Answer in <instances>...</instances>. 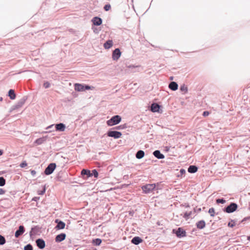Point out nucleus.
Wrapping results in <instances>:
<instances>
[{"instance_id":"obj_38","label":"nucleus","mask_w":250,"mask_h":250,"mask_svg":"<svg viewBox=\"0 0 250 250\" xmlns=\"http://www.w3.org/2000/svg\"><path fill=\"white\" fill-rule=\"evenodd\" d=\"M26 166H27V163L25 161L22 162L20 164V167H22V168L25 167Z\"/></svg>"},{"instance_id":"obj_22","label":"nucleus","mask_w":250,"mask_h":250,"mask_svg":"<svg viewBox=\"0 0 250 250\" xmlns=\"http://www.w3.org/2000/svg\"><path fill=\"white\" fill-rule=\"evenodd\" d=\"M8 96L11 100H14L16 98V94L13 89H10L9 90Z\"/></svg>"},{"instance_id":"obj_52","label":"nucleus","mask_w":250,"mask_h":250,"mask_svg":"<svg viewBox=\"0 0 250 250\" xmlns=\"http://www.w3.org/2000/svg\"><path fill=\"white\" fill-rule=\"evenodd\" d=\"M116 128H117V129H120V127H119V126H118V127H116Z\"/></svg>"},{"instance_id":"obj_42","label":"nucleus","mask_w":250,"mask_h":250,"mask_svg":"<svg viewBox=\"0 0 250 250\" xmlns=\"http://www.w3.org/2000/svg\"><path fill=\"white\" fill-rule=\"evenodd\" d=\"M5 192V191L3 190L2 188H0V195H2L4 194Z\"/></svg>"},{"instance_id":"obj_21","label":"nucleus","mask_w":250,"mask_h":250,"mask_svg":"<svg viewBox=\"0 0 250 250\" xmlns=\"http://www.w3.org/2000/svg\"><path fill=\"white\" fill-rule=\"evenodd\" d=\"M205 222L204 220H201L196 224L197 228L199 229H203L205 227Z\"/></svg>"},{"instance_id":"obj_25","label":"nucleus","mask_w":250,"mask_h":250,"mask_svg":"<svg viewBox=\"0 0 250 250\" xmlns=\"http://www.w3.org/2000/svg\"><path fill=\"white\" fill-rule=\"evenodd\" d=\"M81 174L87 175V177H91V171L89 170L83 169L81 171Z\"/></svg>"},{"instance_id":"obj_44","label":"nucleus","mask_w":250,"mask_h":250,"mask_svg":"<svg viewBox=\"0 0 250 250\" xmlns=\"http://www.w3.org/2000/svg\"><path fill=\"white\" fill-rule=\"evenodd\" d=\"M190 215V213H187V212H186L185 213V217H188Z\"/></svg>"},{"instance_id":"obj_36","label":"nucleus","mask_w":250,"mask_h":250,"mask_svg":"<svg viewBox=\"0 0 250 250\" xmlns=\"http://www.w3.org/2000/svg\"><path fill=\"white\" fill-rule=\"evenodd\" d=\"M45 190H46L45 187H44L42 190L38 191V194L39 195H43L45 193Z\"/></svg>"},{"instance_id":"obj_51","label":"nucleus","mask_w":250,"mask_h":250,"mask_svg":"<svg viewBox=\"0 0 250 250\" xmlns=\"http://www.w3.org/2000/svg\"><path fill=\"white\" fill-rule=\"evenodd\" d=\"M248 240L250 241V236L248 237Z\"/></svg>"},{"instance_id":"obj_43","label":"nucleus","mask_w":250,"mask_h":250,"mask_svg":"<svg viewBox=\"0 0 250 250\" xmlns=\"http://www.w3.org/2000/svg\"><path fill=\"white\" fill-rule=\"evenodd\" d=\"M31 175H32V176H35V175H36V171H35V170H32L31 171Z\"/></svg>"},{"instance_id":"obj_32","label":"nucleus","mask_w":250,"mask_h":250,"mask_svg":"<svg viewBox=\"0 0 250 250\" xmlns=\"http://www.w3.org/2000/svg\"><path fill=\"white\" fill-rule=\"evenodd\" d=\"M24 250H33V247L31 244H28L24 247Z\"/></svg>"},{"instance_id":"obj_7","label":"nucleus","mask_w":250,"mask_h":250,"mask_svg":"<svg viewBox=\"0 0 250 250\" xmlns=\"http://www.w3.org/2000/svg\"><path fill=\"white\" fill-rule=\"evenodd\" d=\"M175 234L178 237L181 238L186 236V232L181 228H179L175 231Z\"/></svg>"},{"instance_id":"obj_34","label":"nucleus","mask_w":250,"mask_h":250,"mask_svg":"<svg viewBox=\"0 0 250 250\" xmlns=\"http://www.w3.org/2000/svg\"><path fill=\"white\" fill-rule=\"evenodd\" d=\"M216 203L218 204H219V203L224 204L226 203V200H224L223 198L218 199L216 200Z\"/></svg>"},{"instance_id":"obj_53","label":"nucleus","mask_w":250,"mask_h":250,"mask_svg":"<svg viewBox=\"0 0 250 250\" xmlns=\"http://www.w3.org/2000/svg\"><path fill=\"white\" fill-rule=\"evenodd\" d=\"M173 79V77H170V80H172Z\"/></svg>"},{"instance_id":"obj_4","label":"nucleus","mask_w":250,"mask_h":250,"mask_svg":"<svg viewBox=\"0 0 250 250\" xmlns=\"http://www.w3.org/2000/svg\"><path fill=\"white\" fill-rule=\"evenodd\" d=\"M56 167V164L55 163H51L47 167L45 168L44 170V173L46 175H50L53 173L54 170H55Z\"/></svg>"},{"instance_id":"obj_55","label":"nucleus","mask_w":250,"mask_h":250,"mask_svg":"<svg viewBox=\"0 0 250 250\" xmlns=\"http://www.w3.org/2000/svg\"><path fill=\"white\" fill-rule=\"evenodd\" d=\"M96 31H97V29L94 30V32H96Z\"/></svg>"},{"instance_id":"obj_16","label":"nucleus","mask_w":250,"mask_h":250,"mask_svg":"<svg viewBox=\"0 0 250 250\" xmlns=\"http://www.w3.org/2000/svg\"><path fill=\"white\" fill-rule=\"evenodd\" d=\"M178 84L175 82H170L169 84L168 87L173 91H175L178 89Z\"/></svg>"},{"instance_id":"obj_26","label":"nucleus","mask_w":250,"mask_h":250,"mask_svg":"<svg viewBox=\"0 0 250 250\" xmlns=\"http://www.w3.org/2000/svg\"><path fill=\"white\" fill-rule=\"evenodd\" d=\"M92 243L96 246H99L102 243V240L101 239L96 238L93 240Z\"/></svg>"},{"instance_id":"obj_20","label":"nucleus","mask_w":250,"mask_h":250,"mask_svg":"<svg viewBox=\"0 0 250 250\" xmlns=\"http://www.w3.org/2000/svg\"><path fill=\"white\" fill-rule=\"evenodd\" d=\"M198 170V168L195 166H190L188 168V172L191 173H195Z\"/></svg>"},{"instance_id":"obj_19","label":"nucleus","mask_w":250,"mask_h":250,"mask_svg":"<svg viewBox=\"0 0 250 250\" xmlns=\"http://www.w3.org/2000/svg\"><path fill=\"white\" fill-rule=\"evenodd\" d=\"M113 45V42L112 40L107 41L104 44L105 49H109Z\"/></svg>"},{"instance_id":"obj_27","label":"nucleus","mask_w":250,"mask_h":250,"mask_svg":"<svg viewBox=\"0 0 250 250\" xmlns=\"http://www.w3.org/2000/svg\"><path fill=\"white\" fill-rule=\"evenodd\" d=\"M24 104V100L19 101L17 104L15 105L14 109H17L21 107Z\"/></svg>"},{"instance_id":"obj_50","label":"nucleus","mask_w":250,"mask_h":250,"mask_svg":"<svg viewBox=\"0 0 250 250\" xmlns=\"http://www.w3.org/2000/svg\"><path fill=\"white\" fill-rule=\"evenodd\" d=\"M3 100L2 97H0V101H2Z\"/></svg>"},{"instance_id":"obj_46","label":"nucleus","mask_w":250,"mask_h":250,"mask_svg":"<svg viewBox=\"0 0 250 250\" xmlns=\"http://www.w3.org/2000/svg\"><path fill=\"white\" fill-rule=\"evenodd\" d=\"M53 125H50L46 127V129H48L49 128H52V127L53 126Z\"/></svg>"},{"instance_id":"obj_6","label":"nucleus","mask_w":250,"mask_h":250,"mask_svg":"<svg viewBox=\"0 0 250 250\" xmlns=\"http://www.w3.org/2000/svg\"><path fill=\"white\" fill-rule=\"evenodd\" d=\"M121 52L119 48L115 49L112 53V59L114 61L118 60L120 57Z\"/></svg>"},{"instance_id":"obj_45","label":"nucleus","mask_w":250,"mask_h":250,"mask_svg":"<svg viewBox=\"0 0 250 250\" xmlns=\"http://www.w3.org/2000/svg\"><path fill=\"white\" fill-rule=\"evenodd\" d=\"M249 218V217H245L244 218L242 221H241V223L244 222V221H246V220H247Z\"/></svg>"},{"instance_id":"obj_2","label":"nucleus","mask_w":250,"mask_h":250,"mask_svg":"<svg viewBox=\"0 0 250 250\" xmlns=\"http://www.w3.org/2000/svg\"><path fill=\"white\" fill-rule=\"evenodd\" d=\"M238 208L236 203H231L229 205L225 208L224 211L227 213H230L235 211Z\"/></svg>"},{"instance_id":"obj_5","label":"nucleus","mask_w":250,"mask_h":250,"mask_svg":"<svg viewBox=\"0 0 250 250\" xmlns=\"http://www.w3.org/2000/svg\"><path fill=\"white\" fill-rule=\"evenodd\" d=\"M107 135L108 136L113 137L114 139H118L121 137L122 134L121 132L117 131H108Z\"/></svg>"},{"instance_id":"obj_18","label":"nucleus","mask_w":250,"mask_h":250,"mask_svg":"<svg viewBox=\"0 0 250 250\" xmlns=\"http://www.w3.org/2000/svg\"><path fill=\"white\" fill-rule=\"evenodd\" d=\"M160 107V106L156 103H153L151 105V110L153 112H158Z\"/></svg>"},{"instance_id":"obj_12","label":"nucleus","mask_w":250,"mask_h":250,"mask_svg":"<svg viewBox=\"0 0 250 250\" xmlns=\"http://www.w3.org/2000/svg\"><path fill=\"white\" fill-rule=\"evenodd\" d=\"M92 21L94 25L97 26L100 25L102 23V19L98 17L93 18L92 20Z\"/></svg>"},{"instance_id":"obj_37","label":"nucleus","mask_w":250,"mask_h":250,"mask_svg":"<svg viewBox=\"0 0 250 250\" xmlns=\"http://www.w3.org/2000/svg\"><path fill=\"white\" fill-rule=\"evenodd\" d=\"M50 86V84L49 82H45L44 83H43V86L44 87V88H49Z\"/></svg>"},{"instance_id":"obj_9","label":"nucleus","mask_w":250,"mask_h":250,"mask_svg":"<svg viewBox=\"0 0 250 250\" xmlns=\"http://www.w3.org/2000/svg\"><path fill=\"white\" fill-rule=\"evenodd\" d=\"M25 231L24 228L23 226H20L19 229L15 232V236L16 238H18L20 235H22Z\"/></svg>"},{"instance_id":"obj_28","label":"nucleus","mask_w":250,"mask_h":250,"mask_svg":"<svg viewBox=\"0 0 250 250\" xmlns=\"http://www.w3.org/2000/svg\"><path fill=\"white\" fill-rule=\"evenodd\" d=\"M6 242L4 236L0 235V245H4Z\"/></svg>"},{"instance_id":"obj_29","label":"nucleus","mask_w":250,"mask_h":250,"mask_svg":"<svg viewBox=\"0 0 250 250\" xmlns=\"http://www.w3.org/2000/svg\"><path fill=\"white\" fill-rule=\"evenodd\" d=\"M5 184V179L3 177H0V187H2Z\"/></svg>"},{"instance_id":"obj_1","label":"nucleus","mask_w":250,"mask_h":250,"mask_svg":"<svg viewBox=\"0 0 250 250\" xmlns=\"http://www.w3.org/2000/svg\"><path fill=\"white\" fill-rule=\"evenodd\" d=\"M121 121V117L119 115L113 116L110 119L106 122L108 126H113L119 124Z\"/></svg>"},{"instance_id":"obj_39","label":"nucleus","mask_w":250,"mask_h":250,"mask_svg":"<svg viewBox=\"0 0 250 250\" xmlns=\"http://www.w3.org/2000/svg\"><path fill=\"white\" fill-rule=\"evenodd\" d=\"M180 90L181 91H184V90H186V91H188L187 87H186L185 85L181 86L180 87Z\"/></svg>"},{"instance_id":"obj_14","label":"nucleus","mask_w":250,"mask_h":250,"mask_svg":"<svg viewBox=\"0 0 250 250\" xmlns=\"http://www.w3.org/2000/svg\"><path fill=\"white\" fill-rule=\"evenodd\" d=\"M153 154L156 158L158 159H162L165 158L164 155L162 154L161 152L158 150H155L153 152Z\"/></svg>"},{"instance_id":"obj_11","label":"nucleus","mask_w":250,"mask_h":250,"mask_svg":"<svg viewBox=\"0 0 250 250\" xmlns=\"http://www.w3.org/2000/svg\"><path fill=\"white\" fill-rule=\"evenodd\" d=\"M66 234L63 233H62L59 235H57L55 238V241L56 242H61L65 239Z\"/></svg>"},{"instance_id":"obj_47","label":"nucleus","mask_w":250,"mask_h":250,"mask_svg":"<svg viewBox=\"0 0 250 250\" xmlns=\"http://www.w3.org/2000/svg\"><path fill=\"white\" fill-rule=\"evenodd\" d=\"M185 172H186V171H185V169H180V172H181V173H185Z\"/></svg>"},{"instance_id":"obj_30","label":"nucleus","mask_w":250,"mask_h":250,"mask_svg":"<svg viewBox=\"0 0 250 250\" xmlns=\"http://www.w3.org/2000/svg\"><path fill=\"white\" fill-rule=\"evenodd\" d=\"M93 175L95 178H97L98 177V172H97V171L96 169H94V170H92V171L91 172V176H92Z\"/></svg>"},{"instance_id":"obj_8","label":"nucleus","mask_w":250,"mask_h":250,"mask_svg":"<svg viewBox=\"0 0 250 250\" xmlns=\"http://www.w3.org/2000/svg\"><path fill=\"white\" fill-rule=\"evenodd\" d=\"M38 247L40 249H43L45 247V241L42 239H38L36 241Z\"/></svg>"},{"instance_id":"obj_24","label":"nucleus","mask_w":250,"mask_h":250,"mask_svg":"<svg viewBox=\"0 0 250 250\" xmlns=\"http://www.w3.org/2000/svg\"><path fill=\"white\" fill-rule=\"evenodd\" d=\"M46 137H45L38 138L35 141V143L37 144V145H41L46 141Z\"/></svg>"},{"instance_id":"obj_3","label":"nucleus","mask_w":250,"mask_h":250,"mask_svg":"<svg viewBox=\"0 0 250 250\" xmlns=\"http://www.w3.org/2000/svg\"><path fill=\"white\" fill-rule=\"evenodd\" d=\"M155 188V184H147L143 186L142 187V189L144 192L145 193H149L154 189Z\"/></svg>"},{"instance_id":"obj_23","label":"nucleus","mask_w":250,"mask_h":250,"mask_svg":"<svg viewBox=\"0 0 250 250\" xmlns=\"http://www.w3.org/2000/svg\"><path fill=\"white\" fill-rule=\"evenodd\" d=\"M145 155V152L144 151L140 150H139L136 154V157L138 159H140L142 158Z\"/></svg>"},{"instance_id":"obj_35","label":"nucleus","mask_w":250,"mask_h":250,"mask_svg":"<svg viewBox=\"0 0 250 250\" xmlns=\"http://www.w3.org/2000/svg\"><path fill=\"white\" fill-rule=\"evenodd\" d=\"M104 8L105 11H107L111 8V6L109 4H106L104 5Z\"/></svg>"},{"instance_id":"obj_15","label":"nucleus","mask_w":250,"mask_h":250,"mask_svg":"<svg viewBox=\"0 0 250 250\" xmlns=\"http://www.w3.org/2000/svg\"><path fill=\"white\" fill-rule=\"evenodd\" d=\"M74 89L77 91H83L84 85L80 83H75L74 84Z\"/></svg>"},{"instance_id":"obj_49","label":"nucleus","mask_w":250,"mask_h":250,"mask_svg":"<svg viewBox=\"0 0 250 250\" xmlns=\"http://www.w3.org/2000/svg\"><path fill=\"white\" fill-rule=\"evenodd\" d=\"M2 153H3L2 150H0V156L2 155Z\"/></svg>"},{"instance_id":"obj_33","label":"nucleus","mask_w":250,"mask_h":250,"mask_svg":"<svg viewBox=\"0 0 250 250\" xmlns=\"http://www.w3.org/2000/svg\"><path fill=\"white\" fill-rule=\"evenodd\" d=\"M208 212L210 213V216H214V213H215V210H214V208H210L209 209Z\"/></svg>"},{"instance_id":"obj_31","label":"nucleus","mask_w":250,"mask_h":250,"mask_svg":"<svg viewBox=\"0 0 250 250\" xmlns=\"http://www.w3.org/2000/svg\"><path fill=\"white\" fill-rule=\"evenodd\" d=\"M235 225V223L234 220H231L230 222H229L228 225V226L230 228H233Z\"/></svg>"},{"instance_id":"obj_40","label":"nucleus","mask_w":250,"mask_h":250,"mask_svg":"<svg viewBox=\"0 0 250 250\" xmlns=\"http://www.w3.org/2000/svg\"><path fill=\"white\" fill-rule=\"evenodd\" d=\"M209 114V112L208 111H205L203 112V115L204 116V117H206V116H208V115Z\"/></svg>"},{"instance_id":"obj_10","label":"nucleus","mask_w":250,"mask_h":250,"mask_svg":"<svg viewBox=\"0 0 250 250\" xmlns=\"http://www.w3.org/2000/svg\"><path fill=\"white\" fill-rule=\"evenodd\" d=\"M55 222L57 223V225L55 227L56 229H61L64 228L65 226V224L62 221L59 220V219H56L55 220Z\"/></svg>"},{"instance_id":"obj_48","label":"nucleus","mask_w":250,"mask_h":250,"mask_svg":"<svg viewBox=\"0 0 250 250\" xmlns=\"http://www.w3.org/2000/svg\"><path fill=\"white\" fill-rule=\"evenodd\" d=\"M135 67L133 65H130L128 66V68H135Z\"/></svg>"},{"instance_id":"obj_17","label":"nucleus","mask_w":250,"mask_h":250,"mask_svg":"<svg viewBox=\"0 0 250 250\" xmlns=\"http://www.w3.org/2000/svg\"><path fill=\"white\" fill-rule=\"evenodd\" d=\"M143 241V240L139 237L136 236L132 238L131 243L135 245H138Z\"/></svg>"},{"instance_id":"obj_13","label":"nucleus","mask_w":250,"mask_h":250,"mask_svg":"<svg viewBox=\"0 0 250 250\" xmlns=\"http://www.w3.org/2000/svg\"><path fill=\"white\" fill-rule=\"evenodd\" d=\"M56 130L63 131L65 129V125L63 123H60L55 125Z\"/></svg>"},{"instance_id":"obj_54","label":"nucleus","mask_w":250,"mask_h":250,"mask_svg":"<svg viewBox=\"0 0 250 250\" xmlns=\"http://www.w3.org/2000/svg\"><path fill=\"white\" fill-rule=\"evenodd\" d=\"M96 31H97V29L94 30V32H96Z\"/></svg>"},{"instance_id":"obj_41","label":"nucleus","mask_w":250,"mask_h":250,"mask_svg":"<svg viewBox=\"0 0 250 250\" xmlns=\"http://www.w3.org/2000/svg\"><path fill=\"white\" fill-rule=\"evenodd\" d=\"M90 89V87L89 85H84V91L86 90H89Z\"/></svg>"}]
</instances>
